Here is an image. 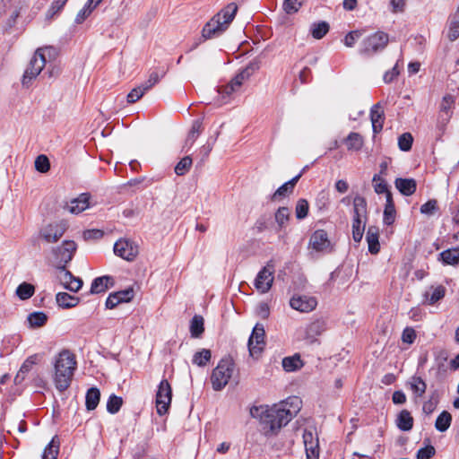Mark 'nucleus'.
<instances>
[{"instance_id":"obj_31","label":"nucleus","mask_w":459,"mask_h":459,"mask_svg":"<svg viewBox=\"0 0 459 459\" xmlns=\"http://www.w3.org/2000/svg\"><path fill=\"white\" fill-rule=\"evenodd\" d=\"M100 400V391L98 387H91L87 390L85 395V406L88 411H93L97 408Z\"/></svg>"},{"instance_id":"obj_42","label":"nucleus","mask_w":459,"mask_h":459,"mask_svg":"<svg viewBox=\"0 0 459 459\" xmlns=\"http://www.w3.org/2000/svg\"><path fill=\"white\" fill-rule=\"evenodd\" d=\"M34 292L35 287L29 282H22L16 289V295L22 300L29 299L33 296Z\"/></svg>"},{"instance_id":"obj_40","label":"nucleus","mask_w":459,"mask_h":459,"mask_svg":"<svg viewBox=\"0 0 459 459\" xmlns=\"http://www.w3.org/2000/svg\"><path fill=\"white\" fill-rule=\"evenodd\" d=\"M329 24L326 22H319L312 23L310 32L314 39H321L329 31Z\"/></svg>"},{"instance_id":"obj_45","label":"nucleus","mask_w":459,"mask_h":459,"mask_svg":"<svg viewBox=\"0 0 459 459\" xmlns=\"http://www.w3.org/2000/svg\"><path fill=\"white\" fill-rule=\"evenodd\" d=\"M366 221L352 220V238L356 243H359L363 238Z\"/></svg>"},{"instance_id":"obj_24","label":"nucleus","mask_w":459,"mask_h":459,"mask_svg":"<svg viewBox=\"0 0 459 459\" xmlns=\"http://www.w3.org/2000/svg\"><path fill=\"white\" fill-rule=\"evenodd\" d=\"M258 68L256 64L250 63L244 69H242L235 77L230 82L238 91L243 82L249 79L254 72Z\"/></svg>"},{"instance_id":"obj_2","label":"nucleus","mask_w":459,"mask_h":459,"mask_svg":"<svg viewBox=\"0 0 459 459\" xmlns=\"http://www.w3.org/2000/svg\"><path fill=\"white\" fill-rule=\"evenodd\" d=\"M77 362L69 351H61L55 362V386L59 392L67 390L73 380Z\"/></svg>"},{"instance_id":"obj_23","label":"nucleus","mask_w":459,"mask_h":459,"mask_svg":"<svg viewBox=\"0 0 459 459\" xmlns=\"http://www.w3.org/2000/svg\"><path fill=\"white\" fill-rule=\"evenodd\" d=\"M394 185L399 192L405 196L412 195L417 189V183L413 178H398L395 179Z\"/></svg>"},{"instance_id":"obj_6","label":"nucleus","mask_w":459,"mask_h":459,"mask_svg":"<svg viewBox=\"0 0 459 459\" xmlns=\"http://www.w3.org/2000/svg\"><path fill=\"white\" fill-rule=\"evenodd\" d=\"M77 245L73 240H65L62 245L52 249L56 269H65L72 261L76 252Z\"/></svg>"},{"instance_id":"obj_1","label":"nucleus","mask_w":459,"mask_h":459,"mask_svg":"<svg viewBox=\"0 0 459 459\" xmlns=\"http://www.w3.org/2000/svg\"><path fill=\"white\" fill-rule=\"evenodd\" d=\"M250 414L253 418H258L263 425L265 436H272L286 426L291 420V413L287 412L284 406L273 404L253 406L250 409Z\"/></svg>"},{"instance_id":"obj_60","label":"nucleus","mask_w":459,"mask_h":459,"mask_svg":"<svg viewBox=\"0 0 459 459\" xmlns=\"http://www.w3.org/2000/svg\"><path fill=\"white\" fill-rule=\"evenodd\" d=\"M144 93L145 92L143 90V88L141 87V85L134 88L127 94V97H126L127 102L128 103H134V102H136L137 100H139L143 96Z\"/></svg>"},{"instance_id":"obj_33","label":"nucleus","mask_w":459,"mask_h":459,"mask_svg":"<svg viewBox=\"0 0 459 459\" xmlns=\"http://www.w3.org/2000/svg\"><path fill=\"white\" fill-rule=\"evenodd\" d=\"M60 440L58 436H54L49 444L45 447L42 459H56L59 453Z\"/></svg>"},{"instance_id":"obj_12","label":"nucleus","mask_w":459,"mask_h":459,"mask_svg":"<svg viewBox=\"0 0 459 459\" xmlns=\"http://www.w3.org/2000/svg\"><path fill=\"white\" fill-rule=\"evenodd\" d=\"M265 331L263 325L256 324L253 328L252 333L248 339V351L251 356L261 353L265 345L264 342Z\"/></svg>"},{"instance_id":"obj_41","label":"nucleus","mask_w":459,"mask_h":459,"mask_svg":"<svg viewBox=\"0 0 459 459\" xmlns=\"http://www.w3.org/2000/svg\"><path fill=\"white\" fill-rule=\"evenodd\" d=\"M348 150L359 151L363 146V138L359 133L351 132L345 139Z\"/></svg>"},{"instance_id":"obj_64","label":"nucleus","mask_w":459,"mask_h":459,"mask_svg":"<svg viewBox=\"0 0 459 459\" xmlns=\"http://www.w3.org/2000/svg\"><path fill=\"white\" fill-rule=\"evenodd\" d=\"M390 5L392 13H403L405 9L406 0H391Z\"/></svg>"},{"instance_id":"obj_53","label":"nucleus","mask_w":459,"mask_h":459,"mask_svg":"<svg viewBox=\"0 0 459 459\" xmlns=\"http://www.w3.org/2000/svg\"><path fill=\"white\" fill-rule=\"evenodd\" d=\"M35 169L41 173H46L50 169V162L48 158L44 155H39L35 160Z\"/></svg>"},{"instance_id":"obj_35","label":"nucleus","mask_w":459,"mask_h":459,"mask_svg":"<svg viewBox=\"0 0 459 459\" xmlns=\"http://www.w3.org/2000/svg\"><path fill=\"white\" fill-rule=\"evenodd\" d=\"M204 332V320L200 315H195L190 321V333L193 338H199Z\"/></svg>"},{"instance_id":"obj_7","label":"nucleus","mask_w":459,"mask_h":459,"mask_svg":"<svg viewBox=\"0 0 459 459\" xmlns=\"http://www.w3.org/2000/svg\"><path fill=\"white\" fill-rule=\"evenodd\" d=\"M388 34L384 31H377L367 37L361 43L360 53L372 56L382 51L388 44Z\"/></svg>"},{"instance_id":"obj_32","label":"nucleus","mask_w":459,"mask_h":459,"mask_svg":"<svg viewBox=\"0 0 459 459\" xmlns=\"http://www.w3.org/2000/svg\"><path fill=\"white\" fill-rule=\"evenodd\" d=\"M439 260L444 264L455 265L459 263V247L444 250L439 254Z\"/></svg>"},{"instance_id":"obj_39","label":"nucleus","mask_w":459,"mask_h":459,"mask_svg":"<svg viewBox=\"0 0 459 459\" xmlns=\"http://www.w3.org/2000/svg\"><path fill=\"white\" fill-rule=\"evenodd\" d=\"M451 422V414L446 411H443L436 420L435 428L439 432H445L449 429Z\"/></svg>"},{"instance_id":"obj_47","label":"nucleus","mask_w":459,"mask_h":459,"mask_svg":"<svg viewBox=\"0 0 459 459\" xmlns=\"http://www.w3.org/2000/svg\"><path fill=\"white\" fill-rule=\"evenodd\" d=\"M309 211V204L308 202L304 199L300 198L297 201L296 206H295V216L299 221L304 220Z\"/></svg>"},{"instance_id":"obj_50","label":"nucleus","mask_w":459,"mask_h":459,"mask_svg":"<svg viewBox=\"0 0 459 459\" xmlns=\"http://www.w3.org/2000/svg\"><path fill=\"white\" fill-rule=\"evenodd\" d=\"M412 143L413 137L411 133H403L398 137V147L402 152H409Z\"/></svg>"},{"instance_id":"obj_19","label":"nucleus","mask_w":459,"mask_h":459,"mask_svg":"<svg viewBox=\"0 0 459 459\" xmlns=\"http://www.w3.org/2000/svg\"><path fill=\"white\" fill-rule=\"evenodd\" d=\"M273 281V273L266 267H264L255 280V286L262 293H265L271 289Z\"/></svg>"},{"instance_id":"obj_5","label":"nucleus","mask_w":459,"mask_h":459,"mask_svg":"<svg viewBox=\"0 0 459 459\" xmlns=\"http://www.w3.org/2000/svg\"><path fill=\"white\" fill-rule=\"evenodd\" d=\"M52 48H39L31 58L28 67L26 68L22 84L23 87L29 88L31 82L40 74L47 65L46 52L50 53Z\"/></svg>"},{"instance_id":"obj_18","label":"nucleus","mask_w":459,"mask_h":459,"mask_svg":"<svg viewBox=\"0 0 459 459\" xmlns=\"http://www.w3.org/2000/svg\"><path fill=\"white\" fill-rule=\"evenodd\" d=\"M303 440L306 449L307 459L319 458V441L317 437H314L311 431H305Z\"/></svg>"},{"instance_id":"obj_17","label":"nucleus","mask_w":459,"mask_h":459,"mask_svg":"<svg viewBox=\"0 0 459 459\" xmlns=\"http://www.w3.org/2000/svg\"><path fill=\"white\" fill-rule=\"evenodd\" d=\"M90 198L91 195L89 193H82L77 198L67 203L64 208L73 214H78L89 208Z\"/></svg>"},{"instance_id":"obj_22","label":"nucleus","mask_w":459,"mask_h":459,"mask_svg":"<svg viewBox=\"0 0 459 459\" xmlns=\"http://www.w3.org/2000/svg\"><path fill=\"white\" fill-rule=\"evenodd\" d=\"M370 120L374 134L379 133L384 125L385 114L380 103L373 105L370 109Z\"/></svg>"},{"instance_id":"obj_34","label":"nucleus","mask_w":459,"mask_h":459,"mask_svg":"<svg viewBox=\"0 0 459 459\" xmlns=\"http://www.w3.org/2000/svg\"><path fill=\"white\" fill-rule=\"evenodd\" d=\"M408 384L416 397L420 398L423 396L427 389V384L420 377H411Z\"/></svg>"},{"instance_id":"obj_63","label":"nucleus","mask_w":459,"mask_h":459,"mask_svg":"<svg viewBox=\"0 0 459 459\" xmlns=\"http://www.w3.org/2000/svg\"><path fill=\"white\" fill-rule=\"evenodd\" d=\"M65 3L62 0H55L48 11L47 16L50 18L53 17L65 6Z\"/></svg>"},{"instance_id":"obj_38","label":"nucleus","mask_w":459,"mask_h":459,"mask_svg":"<svg viewBox=\"0 0 459 459\" xmlns=\"http://www.w3.org/2000/svg\"><path fill=\"white\" fill-rule=\"evenodd\" d=\"M431 289H433L431 295L429 296V292H426L424 297L428 304L434 305L445 297L446 289L443 285H438L437 287L431 286Z\"/></svg>"},{"instance_id":"obj_49","label":"nucleus","mask_w":459,"mask_h":459,"mask_svg":"<svg viewBox=\"0 0 459 459\" xmlns=\"http://www.w3.org/2000/svg\"><path fill=\"white\" fill-rule=\"evenodd\" d=\"M192 163V158L190 156H185L175 166V173L178 176H184L190 169Z\"/></svg>"},{"instance_id":"obj_15","label":"nucleus","mask_w":459,"mask_h":459,"mask_svg":"<svg viewBox=\"0 0 459 459\" xmlns=\"http://www.w3.org/2000/svg\"><path fill=\"white\" fill-rule=\"evenodd\" d=\"M134 297L133 287L126 288V290L109 293L105 302L107 309H113L121 303L130 302Z\"/></svg>"},{"instance_id":"obj_56","label":"nucleus","mask_w":459,"mask_h":459,"mask_svg":"<svg viewBox=\"0 0 459 459\" xmlns=\"http://www.w3.org/2000/svg\"><path fill=\"white\" fill-rule=\"evenodd\" d=\"M416 337V331L412 327L407 326L403 329L401 339L403 342L412 344L415 342Z\"/></svg>"},{"instance_id":"obj_48","label":"nucleus","mask_w":459,"mask_h":459,"mask_svg":"<svg viewBox=\"0 0 459 459\" xmlns=\"http://www.w3.org/2000/svg\"><path fill=\"white\" fill-rule=\"evenodd\" d=\"M123 404V399L120 396H117L116 394H111L107 402V411L110 414H116L119 411L121 406Z\"/></svg>"},{"instance_id":"obj_4","label":"nucleus","mask_w":459,"mask_h":459,"mask_svg":"<svg viewBox=\"0 0 459 459\" xmlns=\"http://www.w3.org/2000/svg\"><path fill=\"white\" fill-rule=\"evenodd\" d=\"M235 370V362L230 356L223 357L213 368L211 383L213 390L221 391L229 383Z\"/></svg>"},{"instance_id":"obj_11","label":"nucleus","mask_w":459,"mask_h":459,"mask_svg":"<svg viewBox=\"0 0 459 459\" xmlns=\"http://www.w3.org/2000/svg\"><path fill=\"white\" fill-rule=\"evenodd\" d=\"M327 330V321L324 317H316L307 325L303 339L307 344L318 342V337Z\"/></svg>"},{"instance_id":"obj_21","label":"nucleus","mask_w":459,"mask_h":459,"mask_svg":"<svg viewBox=\"0 0 459 459\" xmlns=\"http://www.w3.org/2000/svg\"><path fill=\"white\" fill-rule=\"evenodd\" d=\"M115 284L114 278L109 275H104L95 278L91 285L90 293L99 294L105 292L108 288Z\"/></svg>"},{"instance_id":"obj_46","label":"nucleus","mask_w":459,"mask_h":459,"mask_svg":"<svg viewBox=\"0 0 459 459\" xmlns=\"http://www.w3.org/2000/svg\"><path fill=\"white\" fill-rule=\"evenodd\" d=\"M455 103L454 97L447 94L445 95L442 99L441 104H440V112L442 113L440 116L442 117L444 114L446 115V117L443 118L444 121L447 122L451 117L449 114L451 108H453V105Z\"/></svg>"},{"instance_id":"obj_58","label":"nucleus","mask_w":459,"mask_h":459,"mask_svg":"<svg viewBox=\"0 0 459 459\" xmlns=\"http://www.w3.org/2000/svg\"><path fill=\"white\" fill-rule=\"evenodd\" d=\"M362 33L359 30H351L346 34L343 42L348 48H351L355 45L356 41L361 37Z\"/></svg>"},{"instance_id":"obj_43","label":"nucleus","mask_w":459,"mask_h":459,"mask_svg":"<svg viewBox=\"0 0 459 459\" xmlns=\"http://www.w3.org/2000/svg\"><path fill=\"white\" fill-rule=\"evenodd\" d=\"M211 351L203 349L194 354L192 362L199 367H204L211 360Z\"/></svg>"},{"instance_id":"obj_30","label":"nucleus","mask_w":459,"mask_h":459,"mask_svg":"<svg viewBox=\"0 0 459 459\" xmlns=\"http://www.w3.org/2000/svg\"><path fill=\"white\" fill-rule=\"evenodd\" d=\"M274 220L277 223V230H283L290 220V210L286 206L279 207L274 213Z\"/></svg>"},{"instance_id":"obj_10","label":"nucleus","mask_w":459,"mask_h":459,"mask_svg":"<svg viewBox=\"0 0 459 459\" xmlns=\"http://www.w3.org/2000/svg\"><path fill=\"white\" fill-rule=\"evenodd\" d=\"M65 230V223L54 221L42 226L39 231V237L48 244H54L64 236Z\"/></svg>"},{"instance_id":"obj_27","label":"nucleus","mask_w":459,"mask_h":459,"mask_svg":"<svg viewBox=\"0 0 459 459\" xmlns=\"http://www.w3.org/2000/svg\"><path fill=\"white\" fill-rule=\"evenodd\" d=\"M367 201L363 196L356 195L353 199V216L352 220L362 221L367 220Z\"/></svg>"},{"instance_id":"obj_36","label":"nucleus","mask_w":459,"mask_h":459,"mask_svg":"<svg viewBox=\"0 0 459 459\" xmlns=\"http://www.w3.org/2000/svg\"><path fill=\"white\" fill-rule=\"evenodd\" d=\"M303 367V361L301 360L299 354H294L293 356L285 357L282 359V368L287 372L296 371Z\"/></svg>"},{"instance_id":"obj_59","label":"nucleus","mask_w":459,"mask_h":459,"mask_svg":"<svg viewBox=\"0 0 459 459\" xmlns=\"http://www.w3.org/2000/svg\"><path fill=\"white\" fill-rule=\"evenodd\" d=\"M396 211L395 207H385L384 209V224L390 226L394 224L395 221Z\"/></svg>"},{"instance_id":"obj_9","label":"nucleus","mask_w":459,"mask_h":459,"mask_svg":"<svg viewBox=\"0 0 459 459\" xmlns=\"http://www.w3.org/2000/svg\"><path fill=\"white\" fill-rule=\"evenodd\" d=\"M172 389L167 379H162L156 393V409L160 416L166 414L170 407Z\"/></svg>"},{"instance_id":"obj_28","label":"nucleus","mask_w":459,"mask_h":459,"mask_svg":"<svg viewBox=\"0 0 459 459\" xmlns=\"http://www.w3.org/2000/svg\"><path fill=\"white\" fill-rule=\"evenodd\" d=\"M56 301L60 307L68 309L76 307L80 302V298L67 292H58L56 295Z\"/></svg>"},{"instance_id":"obj_20","label":"nucleus","mask_w":459,"mask_h":459,"mask_svg":"<svg viewBox=\"0 0 459 459\" xmlns=\"http://www.w3.org/2000/svg\"><path fill=\"white\" fill-rule=\"evenodd\" d=\"M301 177V173L298 174L290 180L281 185L271 196L272 201H278L281 198L287 197L294 191V187Z\"/></svg>"},{"instance_id":"obj_51","label":"nucleus","mask_w":459,"mask_h":459,"mask_svg":"<svg viewBox=\"0 0 459 459\" xmlns=\"http://www.w3.org/2000/svg\"><path fill=\"white\" fill-rule=\"evenodd\" d=\"M372 181L375 183L374 189L377 194H387L390 192L388 189V185L385 179L381 178L380 175L375 174Z\"/></svg>"},{"instance_id":"obj_14","label":"nucleus","mask_w":459,"mask_h":459,"mask_svg":"<svg viewBox=\"0 0 459 459\" xmlns=\"http://www.w3.org/2000/svg\"><path fill=\"white\" fill-rule=\"evenodd\" d=\"M309 247L316 252H331L332 246L328 234L325 230H316L310 237Z\"/></svg>"},{"instance_id":"obj_52","label":"nucleus","mask_w":459,"mask_h":459,"mask_svg":"<svg viewBox=\"0 0 459 459\" xmlns=\"http://www.w3.org/2000/svg\"><path fill=\"white\" fill-rule=\"evenodd\" d=\"M438 210L436 199H430L420 206V212L428 216L434 215Z\"/></svg>"},{"instance_id":"obj_16","label":"nucleus","mask_w":459,"mask_h":459,"mask_svg":"<svg viewBox=\"0 0 459 459\" xmlns=\"http://www.w3.org/2000/svg\"><path fill=\"white\" fill-rule=\"evenodd\" d=\"M290 306L299 312L309 313L316 309L317 299L307 295L293 296L290 300Z\"/></svg>"},{"instance_id":"obj_54","label":"nucleus","mask_w":459,"mask_h":459,"mask_svg":"<svg viewBox=\"0 0 459 459\" xmlns=\"http://www.w3.org/2000/svg\"><path fill=\"white\" fill-rule=\"evenodd\" d=\"M301 5L300 0H284L283 10L286 13L291 14L297 13Z\"/></svg>"},{"instance_id":"obj_55","label":"nucleus","mask_w":459,"mask_h":459,"mask_svg":"<svg viewBox=\"0 0 459 459\" xmlns=\"http://www.w3.org/2000/svg\"><path fill=\"white\" fill-rule=\"evenodd\" d=\"M203 130H204V127H203V118L195 119V120L193 121L191 129L189 130L187 135L190 136V139H192V138L197 139L198 136L203 132Z\"/></svg>"},{"instance_id":"obj_37","label":"nucleus","mask_w":459,"mask_h":459,"mask_svg":"<svg viewBox=\"0 0 459 459\" xmlns=\"http://www.w3.org/2000/svg\"><path fill=\"white\" fill-rule=\"evenodd\" d=\"M301 400L298 396L287 398L285 401L279 403L280 406H284L287 412L291 413V419L297 415L301 408Z\"/></svg>"},{"instance_id":"obj_61","label":"nucleus","mask_w":459,"mask_h":459,"mask_svg":"<svg viewBox=\"0 0 459 459\" xmlns=\"http://www.w3.org/2000/svg\"><path fill=\"white\" fill-rule=\"evenodd\" d=\"M60 273L59 281L63 287L65 289V286H69L71 284V280L74 279V274L65 267V269H57Z\"/></svg>"},{"instance_id":"obj_62","label":"nucleus","mask_w":459,"mask_h":459,"mask_svg":"<svg viewBox=\"0 0 459 459\" xmlns=\"http://www.w3.org/2000/svg\"><path fill=\"white\" fill-rule=\"evenodd\" d=\"M38 362V355L34 354L26 359V360L22 363L21 367V372L27 374L32 368V366L37 364Z\"/></svg>"},{"instance_id":"obj_29","label":"nucleus","mask_w":459,"mask_h":459,"mask_svg":"<svg viewBox=\"0 0 459 459\" xmlns=\"http://www.w3.org/2000/svg\"><path fill=\"white\" fill-rule=\"evenodd\" d=\"M397 428L402 431H410L413 428V418L408 410H403L395 420Z\"/></svg>"},{"instance_id":"obj_26","label":"nucleus","mask_w":459,"mask_h":459,"mask_svg":"<svg viewBox=\"0 0 459 459\" xmlns=\"http://www.w3.org/2000/svg\"><path fill=\"white\" fill-rule=\"evenodd\" d=\"M379 232L378 228L376 226H369L366 235V240L368 245V252L372 255H376L380 250L379 244Z\"/></svg>"},{"instance_id":"obj_8","label":"nucleus","mask_w":459,"mask_h":459,"mask_svg":"<svg viewBox=\"0 0 459 459\" xmlns=\"http://www.w3.org/2000/svg\"><path fill=\"white\" fill-rule=\"evenodd\" d=\"M22 8L20 0H0V17H7L4 22V30H10L15 25Z\"/></svg>"},{"instance_id":"obj_57","label":"nucleus","mask_w":459,"mask_h":459,"mask_svg":"<svg viewBox=\"0 0 459 459\" xmlns=\"http://www.w3.org/2000/svg\"><path fill=\"white\" fill-rule=\"evenodd\" d=\"M436 450L433 446L429 445L421 447L418 450L416 457L417 459H430L435 455Z\"/></svg>"},{"instance_id":"obj_44","label":"nucleus","mask_w":459,"mask_h":459,"mask_svg":"<svg viewBox=\"0 0 459 459\" xmlns=\"http://www.w3.org/2000/svg\"><path fill=\"white\" fill-rule=\"evenodd\" d=\"M28 321L32 327H41L48 321V316L41 311L32 312L28 316Z\"/></svg>"},{"instance_id":"obj_3","label":"nucleus","mask_w":459,"mask_h":459,"mask_svg":"<svg viewBox=\"0 0 459 459\" xmlns=\"http://www.w3.org/2000/svg\"><path fill=\"white\" fill-rule=\"evenodd\" d=\"M237 12L238 5L235 3H230L216 13L202 30L204 39L217 38L225 32L234 20Z\"/></svg>"},{"instance_id":"obj_13","label":"nucleus","mask_w":459,"mask_h":459,"mask_svg":"<svg viewBox=\"0 0 459 459\" xmlns=\"http://www.w3.org/2000/svg\"><path fill=\"white\" fill-rule=\"evenodd\" d=\"M114 253L126 261H133L138 255V247L134 242L120 238L114 245Z\"/></svg>"},{"instance_id":"obj_25","label":"nucleus","mask_w":459,"mask_h":459,"mask_svg":"<svg viewBox=\"0 0 459 459\" xmlns=\"http://www.w3.org/2000/svg\"><path fill=\"white\" fill-rule=\"evenodd\" d=\"M446 37L450 41H455L459 38V6L456 11L450 14L447 20Z\"/></svg>"}]
</instances>
